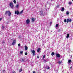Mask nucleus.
I'll use <instances>...</instances> for the list:
<instances>
[{
	"mask_svg": "<svg viewBox=\"0 0 73 73\" xmlns=\"http://www.w3.org/2000/svg\"><path fill=\"white\" fill-rule=\"evenodd\" d=\"M67 38H68V37H69V34H68L66 36Z\"/></svg>",
	"mask_w": 73,
	"mask_h": 73,
	"instance_id": "13",
	"label": "nucleus"
},
{
	"mask_svg": "<svg viewBox=\"0 0 73 73\" xmlns=\"http://www.w3.org/2000/svg\"><path fill=\"white\" fill-rule=\"evenodd\" d=\"M64 22H66V19H65L64 20Z\"/></svg>",
	"mask_w": 73,
	"mask_h": 73,
	"instance_id": "31",
	"label": "nucleus"
},
{
	"mask_svg": "<svg viewBox=\"0 0 73 73\" xmlns=\"http://www.w3.org/2000/svg\"><path fill=\"white\" fill-rule=\"evenodd\" d=\"M25 50H27L28 49V47L27 46H25Z\"/></svg>",
	"mask_w": 73,
	"mask_h": 73,
	"instance_id": "9",
	"label": "nucleus"
},
{
	"mask_svg": "<svg viewBox=\"0 0 73 73\" xmlns=\"http://www.w3.org/2000/svg\"><path fill=\"white\" fill-rule=\"evenodd\" d=\"M18 46L19 47L20 46V44L19 43L18 44Z\"/></svg>",
	"mask_w": 73,
	"mask_h": 73,
	"instance_id": "29",
	"label": "nucleus"
},
{
	"mask_svg": "<svg viewBox=\"0 0 73 73\" xmlns=\"http://www.w3.org/2000/svg\"><path fill=\"white\" fill-rule=\"evenodd\" d=\"M45 56L44 55L43 56V58H45Z\"/></svg>",
	"mask_w": 73,
	"mask_h": 73,
	"instance_id": "27",
	"label": "nucleus"
},
{
	"mask_svg": "<svg viewBox=\"0 0 73 73\" xmlns=\"http://www.w3.org/2000/svg\"><path fill=\"white\" fill-rule=\"evenodd\" d=\"M72 1H73V0H72Z\"/></svg>",
	"mask_w": 73,
	"mask_h": 73,
	"instance_id": "39",
	"label": "nucleus"
},
{
	"mask_svg": "<svg viewBox=\"0 0 73 73\" xmlns=\"http://www.w3.org/2000/svg\"><path fill=\"white\" fill-rule=\"evenodd\" d=\"M25 55H26V56H27V54H28L27 52H25Z\"/></svg>",
	"mask_w": 73,
	"mask_h": 73,
	"instance_id": "26",
	"label": "nucleus"
},
{
	"mask_svg": "<svg viewBox=\"0 0 73 73\" xmlns=\"http://www.w3.org/2000/svg\"><path fill=\"white\" fill-rule=\"evenodd\" d=\"M72 62V60H68V62L69 63H70Z\"/></svg>",
	"mask_w": 73,
	"mask_h": 73,
	"instance_id": "15",
	"label": "nucleus"
},
{
	"mask_svg": "<svg viewBox=\"0 0 73 73\" xmlns=\"http://www.w3.org/2000/svg\"><path fill=\"white\" fill-rule=\"evenodd\" d=\"M33 73H36L35 71H33Z\"/></svg>",
	"mask_w": 73,
	"mask_h": 73,
	"instance_id": "35",
	"label": "nucleus"
},
{
	"mask_svg": "<svg viewBox=\"0 0 73 73\" xmlns=\"http://www.w3.org/2000/svg\"><path fill=\"white\" fill-rule=\"evenodd\" d=\"M21 71H22V69H21L19 70V72H21Z\"/></svg>",
	"mask_w": 73,
	"mask_h": 73,
	"instance_id": "25",
	"label": "nucleus"
},
{
	"mask_svg": "<svg viewBox=\"0 0 73 73\" xmlns=\"http://www.w3.org/2000/svg\"><path fill=\"white\" fill-rule=\"evenodd\" d=\"M50 68H49V67H48L47 68V69H49Z\"/></svg>",
	"mask_w": 73,
	"mask_h": 73,
	"instance_id": "32",
	"label": "nucleus"
},
{
	"mask_svg": "<svg viewBox=\"0 0 73 73\" xmlns=\"http://www.w3.org/2000/svg\"><path fill=\"white\" fill-rule=\"evenodd\" d=\"M58 63H59V64H61V62H60V61H59L58 62Z\"/></svg>",
	"mask_w": 73,
	"mask_h": 73,
	"instance_id": "30",
	"label": "nucleus"
},
{
	"mask_svg": "<svg viewBox=\"0 0 73 73\" xmlns=\"http://www.w3.org/2000/svg\"><path fill=\"white\" fill-rule=\"evenodd\" d=\"M69 19H67V23H68L69 22Z\"/></svg>",
	"mask_w": 73,
	"mask_h": 73,
	"instance_id": "22",
	"label": "nucleus"
},
{
	"mask_svg": "<svg viewBox=\"0 0 73 73\" xmlns=\"http://www.w3.org/2000/svg\"><path fill=\"white\" fill-rule=\"evenodd\" d=\"M69 21L70 22H71V21H72V19H70L69 20Z\"/></svg>",
	"mask_w": 73,
	"mask_h": 73,
	"instance_id": "28",
	"label": "nucleus"
},
{
	"mask_svg": "<svg viewBox=\"0 0 73 73\" xmlns=\"http://www.w3.org/2000/svg\"><path fill=\"white\" fill-rule=\"evenodd\" d=\"M40 13L41 16H42L44 15V11L42 10H41Z\"/></svg>",
	"mask_w": 73,
	"mask_h": 73,
	"instance_id": "3",
	"label": "nucleus"
},
{
	"mask_svg": "<svg viewBox=\"0 0 73 73\" xmlns=\"http://www.w3.org/2000/svg\"><path fill=\"white\" fill-rule=\"evenodd\" d=\"M72 67L71 66L70 67V69H72Z\"/></svg>",
	"mask_w": 73,
	"mask_h": 73,
	"instance_id": "37",
	"label": "nucleus"
},
{
	"mask_svg": "<svg viewBox=\"0 0 73 73\" xmlns=\"http://www.w3.org/2000/svg\"><path fill=\"white\" fill-rule=\"evenodd\" d=\"M56 56L57 57H60V55L59 54H56Z\"/></svg>",
	"mask_w": 73,
	"mask_h": 73,
	"instance_id": "7",
	"label": "nucleus"
},
{
	"mask_svg": "<svg viewBox=\"0 0 73 73\" xmlns=\"http://www.w3.org/2000/svg\"><path fill=\"white\" fill-rule=\"evenodd\" d=\"M23 11H21L19 13V14L20 15H21V14H22V13H23Z\"/></svg>",
	"mask_w": 73,
	"mask_h": 73,
	"instance_id": "14",
	"label": "nucleus"
},
{
	"mask_svg": "<svg viewBox=\"0 0 73 73\" xmlns=\"http://www.w3.org/2000/svg\"><path fill=\"white\" fill-rule=\"evenodd\" d=\"M68 4H69L70 5H71V4H72V2H69L68 3Z\"/></svg>",
	"mask_w": 73,
	"mask_h": 73,
	"instance_id": "18",
	"label": "nucleus"
},
{
	"mask_svg": "<svg viewBox=\"0 0 73 73\" xmlns=\"http://www.w3.org/2000/svg\"><path fill=\"white\" fill-rule=\"evenodd\" d=\"M32 21L33 22V21H35V18H32Z\"/></svg>",
	"mask_w": 73,
	"mask_h": 73,
	"instance_id": "12",
	"label": "nucleus"
},
{
	"mask_svg": "<svg viewBox=\"0 0 73 73\" xmlns=\"http://www.w3.org/2000/svg\"><path fill=\"white\" fill-rule=\"evenodd\" d=\"M37 57L38 58H39V56H38Z\"/></svg>",
	"mask_w": 73,
	"mask_h": 73,
	"instance_id": "34",
	"label": "nucleus"
},
{
	"mask_svg": "<svg viewBox=\"0 0 73 73\" xmlns=\"http://www.w3.org/2000/svg\"><path fill=\"white\" fill-rule=\"evenodd\" d=\"M26 22L27 24H28L29 23H30V20L29 19H27L26 21Z\"/></svg>",
	"mask_w": 73,
	"mask_h": 73,
	"instance_id": "4",
	"label": "nucleus"
},
{
	"mask_svg": "<svg viewBox=\"0 0 73 73\" xmlns=\"http://www.w3.org/2000/svg\"><path fill=\"white\" fill-rule=\"evenodd\" d=\"M40 50H41V49L40 48H38L37 50V52H39L40 51Z\"/></svg>",
	"mask_w": 73,
	"mask_h": 73,
	"instance_id": "10",
	"label": "nucleus"
},
{
	"mask_svg": "<svg viewBox=\"0 0 73 73\" xmlns=\"http://www.w3.org/2000/svg\"><path fill=\"white\" fill-rule=\"evenodd\" d=\"M19 5L18 4V5H17L16 6V8H18V7H19Z\"/></svg>",
	"mask_w": 73,
	"mask_h": 73,
	"instance_id": "20",
	"label": "nucleus"
},
{
	"mask_svg": "<svg viewBox=\"0 0 73 73\" xmlns=\"http://www.w3.org/2000/svg\"><path fill=\"white\" fill-rule=\"evenodd\" d=\"M64 10H65V9H64V8L62 7V10H61L62 11H64Z\"/></svg>",
	"mask_w": 73,
	"mask_h": 73,
	"instance_id": "11",
	"label": "nucleus"
},
{
	"mask_svg": "<svg viewBox=\"0 0 73 73\" xmlns=\"http://www.w3.org/2000/svg\"><path fill=\"white\" fill-rule=\"evenodd\" d=\"M12 73H15V72H13Z\"/></svg>",
	"mask_w": 73,
	"mask_h": 73,
	"instance_id": "38",
	"label": "nucleus"
},
{
	"mask_svg": "<svg viewBox=\"0 0 73 73\" xmlns=\"http://www.w3.org/2000/svg\"><path fill=\"white\" fill-rule=\"evenodd\" d=\"M15 14H17V15H18L19 14V11H15Z\"/></svg>",
	"mask_w": 73,
	"mask_h": 73,
	"instance_id": "5",
	"label": "nucleus"
},
{
	"mask_svg": "<svg viewBox=\"0 0 73 73\" xmlns=\"http://www.w3.org/2000/svg\"><path fill=\"white\" fill-rule=\"evenodd\" d=\"M52 23V22H50V24H51Z\"/></svg>",
	"mask_w": 73,
	"mask_h": 73,
	"instance_id": "36",
	"label": "nucleus"
},
{
	"mask_svg": "<svg viewBox=\"0 0 73 73\" xmlns=\"http://www.w3.org/2000/svg\"><path fill=\"white\" fill-rule=\"evenodd\" d=\"M13 1L14 3H15V4H16V0H14Z\"/></svg>",
	"mask_w": 73,
	"mask_h": 73,
	"instance_id": "23",
	"label": "nucleus"
},
{
	"mask_svg": "<svg viewBox=\"0 0 73 73\" xmlns=\"http://www.w3.org/2000/svg\"><path fill=\"white\" fill-rule=\"evenodd\" d=\"M32 53H33V56H34V55H35V50H33Z\"/></svg>",
	"mask_w": 73,
	"mask_h": 73,
	"instance_id": "8",
	"label": "nucleus"
},
{
	"mask_svg": "<svg viewBox=\"0 0 73 73\" xmlns=\"http://www.w3.org/2000/svg\"><path fill=\"white\" fill-rule=\"evenodd\" d=\"M7 14H8V15L9 16H10L11 15V13L10 12V11H6V13H5V15H7Z\"/></svg>",
	"mask_w": 73,
	"mask_h": 73,
	"instance_id": "1",
	"label": "nucleus"
},
{
	"mask_svg": "<svg viewBox=\"0 0 73 73\" xmlns=\"http://www.w3.org/2000/svg\"><path fill=\"white\" fill-rule=\"evenodd\" d=\"M4 26H3L2 27V29H4Z\"/></svg>",
	"mask_w": 73,
	"mask_h": 73,
	"instance_id": "24",
	"label": "nucleus"
},
{
	"mask_svg": "<svg viewBox=\"0 0 73 73\" xmlns=\"http://www.w3.org/2000/svg\"><path fill=\"white\" fill-rule=\"evenodd\" d=\"M54 52H52V53L51 54L52 56H54Z\"/></svg>",
	"mask_w": 73,
	"mask_h": 73,
	"instance_id": "17",
	"label": "nucleus"
},
{
	"mask_svg": "<svg viewBox=\"0 0 73 73\" xmlns=\"http://www.w3.org/2000/svg\"><path fill=\"white\" fill-rule=\"evenodd\" d=\"M16 40H14L12 43V45H14V44H15L16 43Z\"/></svg>",
	"mask_w": 73,
	"mask_h": 73,
	"instance_id": "6",
	"label": "nucleus"
},
{
	"mask_svg": "<svg viewBox=\"0 0 73 73\" xmlns=\"http://www.w3.org/2000/svg\"><path fill=\"white\" fill-rule=\"evenodd\" d=\"M58 27V24H57L56 25V27Z\"/></svg>",
	"mask_w": 73,
	"mask_h": 73,
	"instance_id": "21",
	"label": "nucleus"
},
{
	"mask_svg": "<svg viewBox=\"0 0 73 73\" xmlns=\"http://www.w3.org/2000/svg\"><path fill=\"white\" fill-rule=\"evenodd\" d=\"M20 54H22L23 53V51H21L20 52Z\"/></svg>",
	"mask_w": 73,
	"mask_h": 73,
	"instance_id": "19",
	"label": "nucleus"
},
{
	"mask_svg": "<svg viewBox=\"0 0 73 73\" xmlns=\"http://www.w3.org/2000/svg\"><path fill=\"white\" fill-rule=\"evenodd\" d=\"M9 6L11 8H13L14 7V5H13V3L12 2H11L10 3Z\"/></svg>",
	"mask_w": 73,
	"mask_h": 73,
	"instance_id": "2",
	"label": "nucleus"
},
{
	"mask_svg": "<svg viewBox=\"0 0 73 73\" xmlns=\"http://www.w3.org/2000/svg\"><path fill=\"white\" fill-rule=\"evenodd\" d=\"M66 15H68L69 14V11H67L66 12Z\"/></svg>",
	"mask_w": 73,
	"mask_h": 73,
	"instance_id": "16",
	"label": "nucleus"
},
{
	"mask_svg": "<svg viewBox=\"0 0 73 73\" xmlns=\"http://www.w3.org/2000/svg\"><path fill=\"white\" fill-rule=\"evenodd\" d=\"M2 20V18H0V21H1Z\"/></svg>",
	"mask_w": 73,
	"mask_h": 73,
	"instance_id": "33",
	"label": "nucleus"
}]
</instances>
